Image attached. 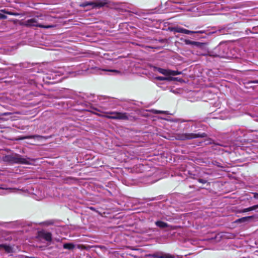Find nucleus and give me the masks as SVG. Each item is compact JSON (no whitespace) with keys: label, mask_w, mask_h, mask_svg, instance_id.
<instances>
[{"label":"nucleus","mask_w":258,"mask_h":258,"mask_svg":"<svg viewBox=\"0 0 258 258\" xmlns=\"http://www.w3.org/2000/svg\"><path fill=\"white\" fill-rule=\"evenodd\" d=\"M155 70H157L159 73L166 76H158L155 77V79L158 81H174L176 80L177 78H173L171 76H177L181 74V72L177 71H172L169 69H164L160 68H155Z\"/></svg>","instance_id":"obj_1"},{"label":"nucleus","mask_w":258,"mask_h":258,"mask_svg":"<svg viewBox=\"0 0 258 258\" xmlns=\"http://www.w3.org/2000/svg\"><path fill=\"white\" fill-rule=\"evenodd\" d=\"M46 17L43 15L37 16L25 21V25L29 27H38L43 28H51L54 27L52 25H43L40 22V20H46Z\"/></svg>","instance_id":"obj_2"},{"label":"nucleus","mask_w":258,"mask_h":258,"mask_svg":"<svg viewBox=\"0 0 258 258\" xmlns=\"http://www.w3.org/2000/svg\"><path fill=\"white\" fill-rule=\"evenodd\" d=\"M5 161L11 163H19L28 164L29 162L28 158H26L19 154H12L6 156L5 158Z\"/></svg>","instance_id":"obj_3"},{"label":"nucleus","mask_w":258,"mask_h":258,"mask_svg":"<svg viewBox=\"0 0 258 258\" xmlns=\"http://www.w3.org/2000/svg\"><path fill=\"white\" fill-rule=\"evenodd\" d=\"M206 133L202 134H194V133H179L177 134L175 136L176 140H190L198 138H204L206 137Z\"/></svg>","instance_id":"obj_4"},{"label":"nucleus","mask_w":258,"mask_h":258,"mask_svg":"<svg viewBox=\"0 0 258 258\" xmlns=\"http://www.w3.org/2000/svg\"><path fill=\"white\" fill-rule=\"evenodd\" d=\"M107 113L112 115L111 118L112 119L128 120L131 117L128 113L126 112L110 111L107 112Z\"/></svg>","instance_id":"obj_5"},{"label":"nucleus","mask_w":258,"mask_h":258,"mask_svg":"<svg viewBox=\"0 0 258 258\" xmlns=\"http://www.w3.org/2000/svg\"><path fill=\"white\" fill-rule=\"evenodd\" d=\"M172 31L174 32H177V33H184L186 34H195V33H203V31H190L185 29H184L183 28L180 27H173L172 28Z\"/></svg>","instance_id":"obj_6"},{"label":"nucleus","mask_w":258,"mask_h":258,"mask_svg":"<svg viewBox=\"0 0 258 258\" xmlns=\"http://www.w3.org/2000/svg\"><path fill=\"white\" fill-rule=\"evenodd\" d=\"M93 69L96 71L101 70L104 72L113 73L115 75H120L121 74V72L120 71L116 70H114V69H101V68H99L98 67H95Z\"/></svg>","instance_id":"obj_7"},{"label":"nucleus","mask_w":258,"mask_h":258,"mask_svg":"<svg viewBox=\"0 0 258 258\" xmlns=\"http://www.w3.org/2000/svg\"><path fill=\"white\" fill-rule=\"evenodd\" d=\"M13 189L11 188H8L6 185H0V195H5L7 194L9 192L8 191H10L11 192Z\"/></svg>","instance_id":"obj_8"},{"label":"nucleus","mask_w":258,"mask_h":258,"mask_svg":"<svg viewBox=\"0 0 258 258\" xmlns=\"http://www.w3.org/2000/svg\"><path fill=\"white\" fill-rule=\"evenodd\" d=\"M218 49L222 50V52H219L218 54L220 57H225L227 56V48L226 46H223L221 44L218 46Z\"/></svg>","instance_id":"obj_9"},{"label":"nucleus","mask_w":258,"mask_h":258,"mask_svg":"<svg viewBox=\"0 0 258 258\" xmlns=\"http://www.w3.org/2000/svg\"><path fill=\"white\" fill-rule=\"evenodd\" d=\"M40 236L48 242H50L52 240V235L50 232H42Z\"/></svg>","instance_id":"obj_10"},{"label":"nucleus","mask_w":258,"mask_h":258,"mask_svg":"<svg viewBox=\"0 0 258 258\" xmlns=\"http://www.w3.org/2000/svg\"><path fill=\"white\" fill-rule=\"evenodd\" d=\"M184 42L185 44H186L187 45H195L197 47H201L203 45V44L202 43L191 41V40H188V39H185L184 40Z\"/></svg>","instance_id":"obj_11"},{"label":"nucleus","mask_w":258,"mask_h":258,"mask_svg":"<svg viewBox=\"0 0 258 258\" xmlns=\"http://www.w3.org/2000/svg\"><path fill=\"white\" fill-rule=\"evenodd\" d=\"M80 6L82 7H90L92 8L97 7L98 6V5L95 3L92 2H85L82 3L80 5Z\"/></svg>","instance_id":"obj_12"},{"label":"nucleus","mask_w":258,"mask_h":258,"mask_svg":"<svg viewBox=\"0 0 258 258\" xmlns=\"http://www.w3.org/2000/svg\"><path fill=\"white\" fill-rule=\"evenodd\" d=\"M3 248L8 253H11L14 252L13 248L9 245L0 244V248Z\"/></svg>","instance_id":"obj_13"},{"label":"nucleus","mask_w":258,"mask_h":258,"mask_svg":"<svg viewBox=\"0 0 258 258\" xmlns=\"http://www.w3.org/2000/svg\"><path fill=\"white\" fill-rule=\"evenodd\" d=\"M257 208H258V205H254V206H253L252 207H249V208H245V209H242V210H240L239 211V213L247 212H249V211H253V210H255Z\"/></svg>","instance_id":"obj_14"},{"label":"nucleus","mask_w":258,"mask_h":258,"mask_svg":"<svg viewBox=\"0 0 258 258\" xmlns=\"http://www.w3.org/2000/svg\"><path fill=\"white\" fill-rule=\"evenodd\" d=\"M158 258H174V256L169 253L159 252H158Z\"/></svg>","instance_id":"obj_15"},{"label":"nucleus","mask_w":258,"mask_h":258,"mask_svg":"<svg viewBox=\"0 0 258 258\" xmlns=\"http://www.w3.org/2000/svg\"><path fill=\"white\" fill-rule=\"evenodd\" d=\"M155 224L157 227H159L161 228H166L168 226L167 223L161 221H157L155 222Z\"/></svg>","instance_id":"obj_16"},{"label":"nucleus","mask_w":258,"mask_h":258,"mask_svg":"<svg viewBox=\"0 0 258 258\" xmlns=\"http://www.w3.org/2000/svg\"><path fill=\"white\" fill-rule=\"evenodd\" d=\"M75 247V245L72 243H66L63 245V248L69 250L73 249Z\"/></svg>","instance_id":"obj_17"},{"label":"nucleus","mask_w":258,"mask_h":258,"mask_svg":"<svg viewBox=\"0 0 258 258\" xmlns=\"http://www.w3.org/2000/svg\"><path fill=\"white\" fill-rule=\"evenodd\" d=\"M1 12H3L4 14H8L10 15L15 16H17L20 15V14L18 13L12 12L11 11H9L8 10H7L5 9L1 10Z\"/></svg>","instance_id":"obj_18"},{"label":"nucleus","mask_w":258,"mask_h":258,"mask_svg":"<svg viewBox=\"0 0 258 258\" xmlns=\"http://www.w3.org/2000/svg\"><path fill=\"white\" fill-rule=\"evenodd\" d=\"M151 111L155 114H169V113L167 111H161V110H158L156 109H152Z\"/></svg>","instance_id":"obj_19"},{"label":"nucleus","mask_w":258,"mask_h":258,"mask_svg":"<svg viewBox=\"0 0 258 258\" xmlns=\"http://www.w3.org/2000/svg\"><path fill=\"white\" fill-rule=\"evenodd\" d=\"M252 218V216H248V217H245L241 218L237 220V221L241 222H244L245 221H247L248 219Z\"/></svg>","instance_id":"obj_20"},{"label":"nucleus","mask_w":258,"mask_h":258,"mask_svg":"<svg viewBox=\"0 0 258 258\" xmlns=\"http://www.w3.org/2000/svg\"><path fill=\"white\" fill-rule=\"evenodd\" d=\"M53 73H54V75H53V74H51V76H48V77H47V78L49 79H55L54 76H57L56 74L57 73V72L55 71V72H53Z\"/></svg>","instance_id":"obj_21"},{"label":"nucleus","mask_w":258,"mask_h":258,"mask_svg":"<svg viewBox=\"0 0 258 258\" xmlns=\"http://www.w3.org/2000/svg\"><path fill=\"white\" fill-rule=\"evenodd\" d=\"M7 17L6 15H5L3 13V12L0 13V19H7Z\"/></svg>","instance_id":"obj_22"},{"label":"nucleus","mask_w":258,"mask_h":258,"mask_svg":"<svg viewBox=\"0 0 258 258\" xmlns=\"http://www.w3.org/2000/svg\"><path fill=\"white\" fill-rule=\"evenodd\" d=\"M36 136H25L24 137H22V139H34L36 137Z\"/></svg>","instance_id":"obj_23"},{"label":"nucleus","mask_w":258,"mask_h":258,"mask_svg":"<svg viewBox=\"0 0 258 258\" xmlns=\"http://www.w3.org/2000/svg\"><path fill=\"white\" fill-rule=\"evenodd\" d=\"M198 181L203 184L206 183L207 182V180L204 179H199Z\"/></svg>","instance_id":"obj_24"},{"label":"nucleus","mask_w":258,"mask_h":258,"mask_svg":"<svg viewBox=\"0 0 258 258\" xmlns=\"http://www.w3.org/2000/svg\"><path fill=\"white\" fill-rule=\"evenodd\" d=\"M106 115H104V116L107 118H108V119H111V117H112V115L111 114H107L106 113Z\"/></svg>","instance_id":"obj_25"},{"label":"nucleus","mask_w":258,"mask_h":258,"mask_svg":"<svg viewBox=\"0 0 258 258\" xmlns=\"http://www.w3.org/2000/svg\"><path fill=\"white\" fill-rule=\"evenodd\" d=\"M253 198L255 199H258V193L254 192L253 193Z\"/></svg>","instance_id":"obj_26"},{"label":"nucleus","mask_w":258,"mask_h":258,"mask_svg":"<svg viewBox=\"0 0 258 258\" xmlns=\"http://www.w3.org/2000/svg\"><path fill=\"white\" fill-rule=\"evenodd\" d=\"M158 252L155 253L152 255V256L155 258H158Z\"/></svg>","instance_id":"obj_27"},{"label":"nucleus","mask_w":258,"mask_h":258,"mask_svg":"<svg viewBox=\"0 0 258 258\" xmlns=\"http://www.w3.org/2000/svg\"><path fill=\"white\" fill-rule=\"evenodd\" d=\"M10 114V113H8V112H7V113H4L3 114H4V115H7V114Z\"/></svg>","instance_id":"obj_28"},{"label":"nucleus","mask_w":258,"mask_h":258,"mask_svg":"<svg viewBox=\"0 0 258 258\" xmlns=\"http://www.w3.org/2000/svg\"><path fill=\"white\" fill-rule=\"evenodd\" d=\"M85 70L87 71V70H88V69H85Z\"/></svg>","instance_id":"obj_29"}]
</instances>
